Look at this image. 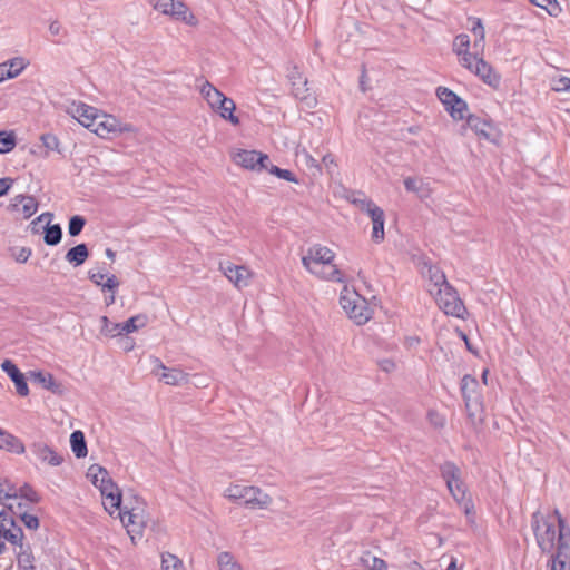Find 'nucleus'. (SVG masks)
I'll list each match as a JSON object with an SVG mask.
<instances>
[{
    "mask_svg": "<svg viewBox=\"0 0 570 570\" xmlns=\"http://www.w3.org/2000/svg\"><path fill=\"white\" fill-rule=\"evenodd\" d=\"M535 542L550 557V570H570V527L558 510L537 511L531 518Z\"/></svg>",
    "mask_w": 570,
    "mask_h": 570,
    "instance_id": "1",
    "label": "nucleus"
},
{
    "mask_svg": "<svg viewBox=\"0 0 570 570\" xmlns=\"http://www.w3.org/2000/svg\"><path fill=\"white\" fill-rule=\"evenodd\" d=\"M336 254L325 245L315 244L302 256L304 268L314 277L326 282H344V274L335 264Z\"/></svg>",
    "mask_w": 570,
    "mask_h": 570,
    "instance_id": "2",
    "label": "nucleus"
},
{
    "mask_svg": "<svg viewBox=\"0 0 570 570\" xmlns=\"http://www.w3.org/2000/svg\"><path fill=\"white\" fill-rule=\"evenodd\" d=\"M38 501L37 492L29 484H17L7 478H0V504L8 511L18 512Z\"/></svg>",
    "mask_w": 570,
    "mask_h": 570,
    "instance_id": "3",
    "label": "nucleus"
},
{
    "mask_svg": "<svg viewBox=\"0 0 570 570\" xmlns=\"http://www.w3.org/2000/svg\"><path fill=\"white\" fill-rule=\"evenodd\" d=\"M199 92L206 101L208 108L217 114L223 120L233 126H238L240 119L236 116V104L209 81H204L199 87Z\"/></svg>",
    "mask_w": 570,
    "mask_h": 570,
    "instance_id": "4",
    "label": "nucleus"
},
{
    "mask_svg": "<svg viewBox=\"0 0 570 570\" xmlns=\"http://www.w3.org/2000/svg\"><path fill=\"white\" fill-rule=\"evenodd\" d=\"M460 390L470 423L473 426L481 425L484 421V403L478 380L470 374L464 375Z\"/></svg>",
    "mask_w": 570,
    "mask_h": 570,
    "instance_id": "5",
    "label": "nucleus"
},
{
    "mask_svg": "<svg viewBox=\"0 0 570 570\" xmlns=\"http://www.w3.org/2000/svg\"><path fill=\"white\" fill-rule=\"evenodd\" d=\"M114 517L119 518L127 533L134 541L136 537L142 534L147 525L148 517L146 503L138 498H135L132 501H126L125 505L122 508L120 505L119 512H116Z\"/></svg>",
    "mask_w": 570,
    "mask_h": 570,
    "instance_id": "6",
    "label": "nucleus"
},
{
    "mask_svg": "<svg viewBox=\"0 0 570 570\" xmlns=\"http://www.w3.org/2000/svg\"><path fill=\"white\" fill-rule=\"evenodd\" d=\"M340 305L357 325L367 323L373 314L368 302L361 296L353 287L344 286L340 295Z\"/></svg>",
    "mask_w": 570,
    "mask_h": 570,
    "instance_id": "7",
    "label": "nucleus"
},
{
    "mask_svg": "<svg viewBox=\"0 0 570 570\" xmlns=\"http://www.w3.org/2000/svg\"><path fill=\"white\" fill-rule=\"evenodd\" d=\"M66 112L82 127L98 136L104 110L80 100H72L67 105Z\"/></svg>",
    "mask_w": 570,
    "mask_h": 570,
    "instance_id": "8",
    "label": "nucleus"
},
{
    "mask_svg": "<svg viewBox=\"0 0 570 570\" xmlns=\"http://www.w3.org/2000/svg\"><path fill=\"white\" fill-rule=\"evenodd\" d=\"M153 8L174 21L181 22L189 27H197L198 18L181 0H148Z\"/></svg>",
    "mask_w": 570,
    "mask_h": 570,
    "instance_id": "9",
    "label": "nucleus"
},
{
    "mask_svg": "<svg viewBox=\"0 0 570 570\" xmlns=\"http://www.w3.org/2000/svg\"><path fill=\"white\" fill-rule=\"evenodd\" d=\"M432 297L439 308L446 315L456 318H464L466 316V308L458 292L451 285L443 287V289H439L436 294L432 295Z\"/></svg>",
    "mask_w": 570,
    "mask_h": 570,
    "instance_id": "10",
    "label": "nucleus"
},
{
    "mask_svg": "<svg viewBox=\"0 0 570 570\" xmlns=\"http://www.w3.org/2000/svg\"><path fill=\"white\" fill-rule=\"evenodd\" d=\"M135 132L134 125L105 111L97 137L104 140H112Z\"/></svg>",
    "mask_w": 570,
    "mask_h": 570,
    "instance_id": "11",
    "label": "nucleus"
},
{
    "mask_svg": "<svg viewBox=\"0 0 570 570\" xmlns=\"http://www.w3.org/2000/svg\"><path fill=\"white\" fill-rule=\"evenodd\" d=\"M435 95L454 121H462L465 119L469 114L468 104L454 91L440 86L435 89Z\"/></svg>",
    "mask_w": 570,
    "mask_h": 570,
    "instance_id": "12",
    "label": "nucleus"
},
{
    "mask_svg": "<svg viewBox=\"0 0 570 570\" xmlns=\"http://www.w3.org/2000/svg\"><path fill=\"white\" fill-rule=\"evenodd\" d=\"M471 73L480 78L485 85L498 88L501 82V76L495 69L483 59V52H474V57L462 66Z\"/></svg>",
    "mask_w": 570,
    "mask_h": 570,
    "instance_id": "13",
    "label": "nucleus"
},
{
    "mask_svg": "<svg viewBox=\"0 0 570 570\" xmlns=\"http://www.w3.org/2000/svg\"><path fill=\"white\" fill-rule=\"evenodd\" d=\"M89 279L100 287L104 293V302L106 306H110L116 302V293L119 287L118 278L112 275L106 273L102 268H91L88 272Z\"/></svg>",
    "mask_w": 570,
    "mask_h": 570,
    "instance_id": "14",
    "label": "nucleus"
},
{
    "mask_svg": "<svg viewBox=\"0 0 570 570\" xmlns=\"http://www.w3.org/2000/svg\"><path fill=\"white\" fill-rule=\"evenodd\" d=\"M219 271L236 289L250 286L255 273L246 265H236L230 262L219 264Z\"/></svg>",
    "mask_w": 570,
    "mask_h": 570,
    "instance_id": "15",
    "label": "nucleus"
},
{
    "mask_svg": "<svg viewBox=\"0 0 570 570\" xmlns=\"http://www.w3.org/2000/svg\"><path fill=\"white\" fill-rule=\"evenodd\" d=\"M30 451L36 461L45 466L58 468L65 462L63 453L43 441L31 443Z\"/></svg>",
    "mask_w": 570,
    "mask_h": 570,
    "instance_id": "16",
    "label": "nucleus"
},
{
    "mask_svg": "<svg viewBox=\"0 0 570 570\" xmlns=\"http://www.w3.org/2000/svg\"><path fill=\"white\" fill-rule=\"evenodd\" d=\"M441 474L448 485L450 493L456 502L466 498V490L461 480V472L455 464L445 462L441 466Z\"/></svg>",
    "mask_w": 570,
    "mask_h": 570,
    "instance_id": "17",
    "label": "nucleus"
},
{
    "mask_svg": "<svg viewBox=\"0 0 570 570\" xmlns=\"http://www.w3.org/2000/svg\"><path fill=\"white\" fill-rule=\"evenodd\" d=\"M233 161L249 170H264L266 163L269 160L268 156L257 150L238 149L232 155Z\"/></svg>",
    "mask_w": 570,
    "mask_h": 570,
    "instance_id": "18",
    "label": "nucleus"
},
{
    "mask_svg": "<svg viewBox=\"0 0 570 570\" xmlns=\"http://www.w3.org/2000/svg\"><path fill=\"white\" fill-rule=\"evenodd\" d=\"M30 66V60L24 56H13L0 62V85L17 79Z\"/></svg>",
    "mask_w": 570,
    "mask_h": 570,
    "instance_id": "19",
    "label": "nucleus"
},
{
    "mask_svg": "<svg viewBox=\"0 0 570 570\" xmlns=\"http://www.w3.org/2000/svg\"><path fill=\"white\" fill-rule=\"evenodd\" d=\"M153 373L167 385H181L188 382V374L180 368L167 367L159 358L154 360Z\"/></svg>",
    "mask_w": 570,
    "mask_h": 570,
    "instance_id": "20",
    "label": "nucleus"
},
{
    "mask_svg": "<svg viewBox=\"0 0 570 570\" xmlns=\"http://www.w3.org/2000/svg\"><path fill=\"white\" fill-rule=\"evenodd\" d=\"M274 504L273 497L257 485H249L245 508L257 511V510H271Z\"/></svg>",
    "mask_w": 570,
    "mask_h": 570,
    "instance_id": "21",
    "label": "nucleus"
},
{
    "mask_svg": "<svg viewBox=\"0 0 570 570\" xmlns=\"http://www.w3.org/2000/svg\"><path fill=\"white\" fill-rule=\"evenodd\" d=\"M8 209L20 215L23 219H29L38 210V202L32 196L16 195L11 198Z\"/></svg>",
    "mask_w": 570,
    "mask_h": 570,
    "instance_id": "22",
    "label": "nucleus"
},
{
    "mask_svg": "<svg viewBox=\"0 0 570 570\" xmlns=\"http://www.w3.org/2000/svg\"><path fill=\"white\" fill-rule=\"evenodd\" d=\"M0 535L14 546L20 544L23 538L21 528L6 510L0 512Z\"/></svg>",
    "mask_w": 570,
    "mask_h": 570,
    "instance_id": "23",
    "label": "nucleus"
},
{
    "mask_svg": "<svg viewBox=\"0 0 570 570\" xmlns=\"http://www.w3.org/2000/svg\"><path fill=\"white\" fill-rule=\"evenodd\" d=\"M347 200L360 212L365 214L371 220L380 218V216L385 214L376 203H374L370 197L362 193H352L347 197Z\"/></svg>",
    "mask_w": 570,
    "mask_h": 570,
    "instance_id": "24",
    "label": "nucleus"
},
{
    "mask_svg": "<svg viewBox=\"0 0 570 570\" xmlns=\"http://www.w3.org/2000/svg\"><path fill=\"white\" fill-rule=\"evenodd\" d=\"M347 200L360 212L365 214L371 220L380 218V216L385 214L376 203H374L370 197L362 193H352L347 197Z\"/></svg>",
    "mask_w": 570,
    "mask_h": 570,
    "instance_id": "25",
    "label": "nucleus"
},
{
    "mask_svg": "<svg viewBox=\"0 0 570 570\" xmlns=\"http://www.w3.org/2000/svg\"><path fill=\"white\" fill-rule=\"evenodd\" d=\"M29 377L42 389L50 391L56 395H63L66 393V387L62 382L55 379V376L45 371L35 370L29 372Z\"/></svg>",
    "mask_w": 570,
    "mask_h": 570,
    "instance_id": "26",
    "label": "nucleus"
},
{
    "mask_svg": "<svg viewBox=\"0 0 570 570\" xmlns=\"http://www.w3.org/2000/svg\"><path fill=\"white\" fill-rule=\"evenodd\" d=\"M100 495L104 509L110 517H114L116 512H119V507L121 505V491L114 480L101 489Z\"/></svg>",
    "mask_w": 570,
    "mask_h": 570,
    "instance_id": "27",
    "label": "nucleus"
},
{
    "mask_svg": "<svg viewBox=\"0 0 570 570\" xmlns=\"http://www.w3.org/2000/svg\"><path fill=\"white\" fill-rule=\"evenodd\" d=\"M1 370L10 377L16 386V391L20 396H28L30 391L24 374L9 358L2 361Z\"/></svg>",
    "mask_w": 570,
    "mask_h": 570,
    "instance_id": "28",
    "label": "nucleus"
},
{
    "mask_svg": "<svg viewBox=\"0 0 570 570\" xmlns=\"http://www.w3.org/2000/svg\"><path fill=\"white\" fill-rule=\"evenodd\" d=\"M464 120L466 121L468 127L471 128L479 137L490 141L495 140L494 127L485 119L468 114Z\"/></svg>",
    "mask_w": 570,
    "mask_h": 570,
    "instance_id": "29",
    "label": "nucleus"
},
{
    "mask_svg": "<svg viewBox=\"0 0 570 570\" xmlns=\"http://www.w3.org/2000/svg\"><path fill=\"white\" fill-rule=\"evenodd\" d=\"M471 40L465 33L458 35L453 40V51L458 56L459 63L463 66L474 57V52L470 51Z\"/></svg>",
    "mask_w": 570,
    "mask_h": 570,
    "instance_id": "30",
    "label": "nucleus"
},
{
    "mask_svg": "<svg viewBox=\"0 0 570 570\" xmlns=\"http://www.w3.org/2000/svg\"><path fill=\"white\" fill-rule=\"evenodd\" d=\"M0 450L21 455L26 446L18 436L0 428Z\"/></svg>",
    "mask_w": 570,
    "mask_h": 570,
    "instance_id": "31",
    "label": "nucleus"
},
{
    "mask_svg": "<svg viewBox=\"0 0 570 570\" xmlns=\"http://www.w3.org/2000/svg\"><path fill=\"white\" fill-rule=\"evenodd\" d=\"M426 276L429 279L428 291L431 296L436 294L439 289H443V287H448L450 285L446 281L445 274L438 266H426Z\"/></svg>",
    "mask_w": 570,
    "mask_h": 570,
    "instance_id": "32",
    "label": "nucleus"
},
{
    "mask_svg": "<svg viewBox=\"0 0 570 570\" xmlns=\"http://www.w3.org/2000/svg\"><path fill=\"white\" fill-rule=\"evenodd\" d=\"M87 479L100 492L104 487L112 481L109 472L99 464H91L87 470Z\"/></svg>",
    "mask_w": 570,
    "mask_h": 570,
    "instance_id": "33",
    "label": "nucleus"
},
{
    "mask_svg": "<svg viewBox=\"0 0 570 570\" xmlns=\"http://www.w3.org/2000/svg\"><path fill=\"white\" fill-rule=\"evenodd\" d=\"M468 28L474 36V52H483L485 48V29L482 20L476 17H470L468 19Z\"/></svg>",
    "mask_w": 570,
    "mask_h": 570,
    "instance_id": "34",
    "label": "nucleus"
},
{
    "mask_svg": "<svg viewBox=\"0 0 570 570\" xmlns=\"http://www.w3.org/2000/svg\"><path fill=\"white\" fill-rule=\"evenodd\" d=\"M249 485L243 484V483H230L228 484L224 491L223 497L234 503L245 505L247 492H248Z\"/></svg>",
    "mask_w": 570,
    "mask_h": 570,
    "instance_id": "35",
    "label": "nucleus"
},
{
    "mask_svg": "<svg viewBox=\"0 0 570 570\" xmlns=\"http://www.w3.org/2000/svg\"><path fill=\"white\" fill-rule=\"evenodd\" d=\"M404 187L407 191L415 194L422 199L429 198L432 194L430 184L422 178L406 177L404 179Z\"/></svg>",
    "mask_w": 570,
    "mask_h": 570,
    "instance_id": "36",
    "label": "nucleus"
},
{
    "mask_svg": "<svg viewBox=\"0 0 570 570\" xmlns=\"http://www.w3.org/2000/svg\"><path fill=\"white\" fill-rule=\"evenodd\" d=\"M70 448L77 459H83L88 454L85 434L80 430H76L70 435Z\"/></svg>",
    "mask_w": 570,
    "mask_h": 570,
    "instance_id": "37",
    "label": "nucleus"
},
{
    "mask_svg": "<svg viewBox=\"0 0 570 570\" xmlns=\"http://www.w3.org/2000/svg\"><path fill=\"white\" fill-rule=\"evenodd\" d=\"M149 318L146 314H136L121 323L122 335H128L147 326Z\"/></svg>",
    "mask_w": 570,
    "mask_h": 570,
    "instance_id": "38",
    "label": "nucleus"
},
{
    "mask_svg": "<svg viewBox=\"0 0 570 570\" xmlns=\"http://www.w3.org/2000/svg\"><path fill=\"white\" fill-rule=\"evenodd\" d=\"M88 256L89 252L87 246L79 244L67 252L66 261L73 266H80L86 262Z\"/></svg>",
    "mask_w": 570,
    "mask_h": 570,
    "instance_id": "39",
    "label": "nucleus"
},
{
    "mask_svg": "<svg viewBox=\"0 0 570 570\" xmlns=\"http://www.w3.org/2000/svg\"><path fill=\"white\" fill-rule=\"evenodd\" d=\"M99 321L101 324V335L109 338H115L122 335L121 323L111 322L107 316H101Z\"/></svg>",
    "mask_w": 570,
    "mask_h": 570,
    "instance_id": "40",
    "label": "nucleus"
},
{
    "mask_svg": "<svg viewBox=\"0 0 570 570\" xmlns=\"http://www.w3.org/2000/svg\"><path fill=\"white\" fill-rule=\"evenodd\" d=\"M371 240L379 245L385 240V214L371 220Z\"/></svg>",
    "mask_w": 570,
    "mask_h": 570,
    "instance_id": "41",
    "label": "nucleus"
},
{
    "mask_svg": "<svg viewBox=\"0 0 570 570\" xmlns=\"http://www.w3.org/2000/svg\"><path fill=\"white\" fill-rule=\"evenodd\" d=\"M62 230L58 224H49L43 227V240L49 246H56L60 243Z\"/></svg>",
    "mask_w": 570,
    "mask_h": 570,
    "instance_id": "42",
    "label": "nucleus"
},
{
    "mask_svg": "<svg viewBox=\"0 0 570 570\" xmlns=\"http://www.w3.org/2000/svg\"><path fill=\"white\" fill-rule=\"evenodd\" d=\"M17 146V135L13 130L0 131V154H9Z\"/></svg>",
    "mask_w": 570,
    "mask_h": 570,
    "instance_id": "43",
    "label": "nucleus"
},
{
    "mask_svg": "<svg viewBox=\"0 0 570 570\" xmlns=\"http://www.w3.org/2000/svg\"><path fill=\"white\" fill-rule=\"evenodd\" d=\"M218 570H244L238 560L229 552H222L217 557Z\"/></svg>",
    "mask_w": 570,
    "mask_h": 570,
    "instance_id": "44",
    "label": "nucleus"
},
{
    "mask_svg": "<svg viewBox=\"0 0 570 570\" xmlns=\"http://www.w3.org/2000/svg\"><path fill=\"white\" fill-rule=\"evenodd\" d=\"M264 170L268 171L271 175H274L279 179L294 184L299 183L298 178L294 175V173H292L288 169H282L273 164H269L268 161L266 163V167L264 168Z\"/></svg>",
    "mask_w": 570,
    "mask_h": 570,
    "instance_id": "45",
    "label": "nucleus"
},
{
    "mask_svg": "<svg viewBox=\"0 0 570 570\" xmlns=\"http://www.w3.org/2000/svg\"><path fill=\"white\" fill-rule=\"evenodd\" d=\"M19 551L17 552L18 566L21 570H33V557L28 548L22 543L18 544Z\"/></svg>",
    "mask_w": 570,
    "mask_h": 570,
    "instance_id": "46",
    "label": "nucleus"
},
{
    "mask_svg": "<svg viewBox=\"0 0 570 570\" xmlns=\"http://www.w3.org/2000/svg\"><path fill=\"white\" fill-rule=\"evenodd\" d=\"M53 219V214L46 212L40 214L30 223V230L32 234L43 233V227L49 225Z\"/></svg>",
    "mask_w": 570,
    "mask_h": 570,
    "instance_id": "47",
    "label": "nucleus"
},
{
    "mask_svg": "<svg viewBox=\"0 0 570 570\" xmlns=\"http://www.w3.org/2000/svg\"><path fill=\"white\" fill-rule=\"evenodd\" d=\"M534 6L546 10L551 17H558L562 9L557 0H529Z\"/></svg>",
    "mask_w": 570,
    "mask_h": 570,
    "instance_id": "48",
    "label": "nucleus"
},
{
    "mask_svg": "<svg viewBox=\"0 0 570 570\" xmlns=\"http://www.w3.org/2000/svg\"><path fill=\"white\" fill-rule=\"evenodd\" d=\"M161 570H185L183 562L171 553L161 556Z\"/></svg>",
    "mask_w": 570,
    "mask_h": 570,
    "instance_id": "49",
    "label": "nucleus"
},
{
    "mask_svg": "<svg viewBox=\"0 0 570 570\" xmlns=\"http://www.w3.org/2000/svg\"><path fill=\"white\" fill-rule=\"evenodd\" d=\"M40 141L42 146L46 148V153L43 154V157L48 156L49 151H56L59 150L60 141L58 137L53 134H43L40 136Z\"/></svg>",
    "mask_w": 570,
    "mask_h": 570,
    "instance_id": "50",
    "label": "nucleus"
},
{
    "mask_svg": "<svg viewBox=\"0 0 570 570\" xmlns=\"http://www.w3.org/2000/svg\"><path fill=\"white\" fill-rule=\"evenodd\" d=\"M363 562L370 570H386L387 569V564L383 559L377 558L371 553H367L363 557Z\"/></svg>",
    "mask_w": 570,
    "mask_h": 570,
    "instance_id": "51",
    "label": "nucleus"
},
{
    "mask_svg": "<svg viewBox=\"0 0 570 570\" xmlns=\"http://www.w3.org/2000/svg\"><path fill=\"white\" fill-rule=\"evenodd\" d=\"M551 89L557 92H568L570 78L566 76H557L551 79Z\"/></svg>",
    "mask_w": 570,
    "mask_h": 570,
    "instance_id": "52",
    "label": "nucleus"
},
{
    "mask_svg": "<svg viewBox=\"0 0 570 570\" xmlns=\"http://www.w3.org/2000/svg\"><path fill=\"white\" fill-rule=\"evenodd\" d=\"M458 503L463 509L468 522L471 524H474L475 523V512H474V504H473L472 500L466 497V498L462 499V501H458Z\"/></svg>",
    "mask_w": 570,
    "mask_h": 570,
    "instance_id": "53",
    "label": "nucleus"
},
{
    "mask_svg": "<svg viewBox=\"0 0 570 570\" xmlns=\"http://www.w3.org/2000/svg\"><path fill=\"white\" fill-rule=\"evenodd\" d=\"M86 224V220L83 217L79 215H75L70 218L69 225H68V233L70 236H77L81 233L83 226Z\"/></svg>",
    "mask_w": 570,
    "mask_h": 570,
    "instance_id": "54",
    "label": "nucleus"
},
{
    "mask_svg": "<svg viewBox=\"0 0 570 570\" xmlns=\"http://www.w3.org/2000/svg\"><path fill=\"white\" fill-rule=\"evenodd\" d=\"M27 509H23V510H20L18 512H13L14 514H18L20 515L21 518V521L23 522V524L30 529V530H36L38 529L39 527V520L36 515H32V514H28L26 512Z\"/></svg>",
    "mask_w": 570,
    "mask_h": 570,
    "instance_id": "55",
    "label": "nucleus"
},
{
    "mask_svg": "<svg viewBox=\"0 0 570 570\" xmlns=\"http://www.w3.org/2000/svg\"><path fill=\"white\" fill-rule=\"evenodd\" d=\"M31 254L32 252L29 247H17L12 249V257L18 263H26Z\"/></svg>",
    "mask_w": 570,
    "mask_h": 570,
    "instance_id": "56",
    "label": "nucleus"
},
{
    "mask_svg": "<svg viewBox=\"0 0 570 570\" xmlns=\"http://www.w3.org/2000/svg\"><path fill=\"white\" fill-rule=\"evenodd\" d=\"M299 155H302V157L304 159V164L308 169H316V170L321 169L316 159L308 151H306V149L303 148L302 150H297L296 156H299Z\"/></svg>",
    "mask_w": 570,
    "mask_h": 570,
    "instance_id": "57",
    "label": "nucleus"
},
{
    "mask_svg": "<svg viewBox=\"0 0 570 570\" xmlns=\"http://www.w3.org/2000/svg\"><path fill=\"white\" fill-rule=\"evenodd\" d=\"M428 417H429V422L434 428L440 429V428H443L445 424V417L435 411H430Z\"/></svg>",
    "mask_w": 570,
    "mask_h": 570,
    "instance_id": "58",
    "label": "nucleus"
},
{
    "mask_svg": "<svg viewBox=\"0 0 570 570\" xmlns=\"http://www.w3.org/2000/svg\"><path fill=\"white\" fill-rule=\"evenodd\" d=\"M48 31L51 36L58 37L63 35V27L57 19L50 20L48 24Z\"/></svg>",
    "mask_w": 570,
    "mask_h": 570,
    "instance_id": "59",
    "label": "nucleus"
},
{
    "mask_svg": "<svg viewBox=\"0 0 570 570\" xmlns=\"http://www.w3.org/2000/svg\"><path fill=\"white\" fill-rule=\"evenodd\" d=\"M12 179L9 177L0 178V197H3L8 194L12 186Z\"/></svg>",
    "mask_w": 570,
    "mask_h": 570,
    "instance_id": "60",
    "label": "nucleus"
},
{
    "mask_svg": "<svg viewBox=\"0 0 570 570\" xmlns=\"http://www.w3.org/2000/svg\"><path fill=\"white\" fill-rule=\"evenodd\" d=\"M322 165L328 170L332 171L336 167L335 159L332 155H325L322 158Z\"/></svg>",
    "mask_w": 570,
    "mask_h": 570,
    "instance_id": "61",
    "label": "nucleus"
},
{
    "mask_svg": "<svg viewBox=\"0 0 570 570\" xmlns=\"http://www.w3.org/2000/svg\"><path fill=\"white\" fill-rule=\"evenodd\" d=\"M380 367L384 371V372H392L395 370L396 365L395 363L390 360V358H384L380 362Z\"/></svg>",
    "mask_w": 570,
    "mask_h": 570,
    "instance_id": "62",
    "label": "nucleus"
},
{
    "mask_svg": "<svg viewBox=\"0 0 570 570\" xmlns=\"http://www.w3.org/2000/svg\"><path fill=\"white\" fill-rule=\"evenodd\" d=\"M489 373H490V372H489V368H484V370H483V372H482L481 377H482V383H483L484 385H488V384H489Z\"/></svg>",
    "mask_w": 570,
    "mask_h": 570,
    "instance_id": "63",
    "label": "nucleus"
},
{
    "mask_svg": "<svg viewBox=\"0 0 570 570\" xmlns=\"http://www.w3.org/2000/svg\"><path fill=\"white\" fill-rule=\"evenodd\" d=\"M446 570H460L456 566V559L455 558H451V562L449 563Z\"/></svg>",
    "mask_w": 570,
    "mask_h": 570,
    "instance_id": "64",
    "label": "nucleus"
}]
</instances>
